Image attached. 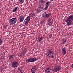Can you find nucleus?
Listing matches in <instances>:
<instances>
[{
  "label": "nucleus",
  "mask_w": 73,
  "mask_h": 73,
  "mask_svg": "<svg viewBox=\"0 0 73 73\" xmlns=\"http://www.w3.org/2000/svg\"><path fill=\"white\" fill-rule=\"evenodd\" d=\"M47 53H48V55L49 57L52 58H54V56H53V54H54V53L53 51L50 50H48L47 51Z\"/></svg>",
  "instance_id": "obj_4"
},
{
  "label": "nucleus",
  "mask_w": 73,
  "mask_h": 73,
  "mask_svg": "<svg viewBox=\"0 0 73 73\" xmlns=\"http://www.w3.org/2000/svg\"><path fill=\"white\" fill-rule=\"evenodd\" d=\"M17 8H18V7H15L14 9H13V12H15L16 11H17Z\"/></svg>",
  "instance_id": "obj_18"
},
{
  "label": "nucleus",
  "mask_w": 73,
  "mask_h": 73,
  "mask_svg": "<svg viewBox=\"0 0 73 73\" xmlns=\"http://www.w3.org/2000/svg\"><path fill=\"white\" fill-rule=\"evenodd\" d=\"M2 40L1 39H0V45H1L2 44Z\"/></svg>",
  "instance_id": "obj_24"
},
{
  "label": "nucleus",
  "mask_w": 73,
  "mask_h": 73,
  "mask_svg": "<svg viewBox=\"0 0 73 73\" xmlns=\"http://www.w3.org/2000/svg\"><path fill=\"white\" fill-rule=\"evenodd\" d=\"M44 21H45V20H44Z\"/></svg>",
  "instance_id": "obj_30"
},
{
  "label": "nucleus",
  "mask_w": 73,
  "mask_h": 73,
  "mask_svg": "<svg viewBox=\"0 0 73 73\" xmlns=\"http://www.w3.org/2000/svg\"><path fill=\"white\" fill-rule=\"evenodd\" d=\"M19 1L21 3H24V0H19Z\"/></svg>",
  "instance_id": "obj_22"
},
{
  "label": "nucleus",
  "mask_w": 73,
  "mask_h": 73,
  "mask_svg": "<svg viewBox=\"0 0 73 73\" xmlns=\"http://www.w3.org/2000/svg\"><path fill=\"white\" fill-rule=\"evenodd\" d=\"M20 71L21 73H23V72H22V71H21V70H20Z\"/></svg>",
  "instance_id": "obj_27"
},
{
  "label": "nucleus",
  "mask_w": 73,
  "mask_h": 73,
  "mask_svg": "<svg viewBox=\"0 0 73 73\" xmlns=\"http://www.w3.org/2000/svg\"><path fill=\"white\" fill-rule=\"evenodd\" d=\"M35 17V13L34 12H32V13H30L29 16H28L26 18V19H25L24 21L25 23V25H27L28 24V22L30 20V19H32L33 17Z\"/></svg>",
  "instance_id": "obj_1"
},
{
  "label": "nucleus",
  "mask_w": 73,
  "mask_h": 73,
  "mask_svg": "<svg viewBox=\"0 0 73 73\" xmlns=\"http://www.w3.org/2000/svg\"><path fill=\"white\" fill-rule=\"evenodd\" d=\"M52 19H49L48 22V25H50V26H51L52 25V24H53V22H52Z\"/></svg>",
  "instance_id": "obj_10"
},
{
  "label": "nucleus",
  "mask_w": 73,
  "mask_h": 73,
  "mask_svg": "<svg viewBox=\"0 0 73 73\" xmlns=\"http://www.w3.org/2000/svg\"><path fill=\"white\" fill-rule=\"evenodd\" d=\"M62 53L63 54H65L66 53V50H65V48H63L62 49Z\"/></svg>",
  "instance_id": "obj_16"
},
{
  "label": "nucleus",
  "mask_w": 73,
  "mask_h": 73,
  "mask_svg": "<svg viewBox=\"0 0 73 73\" xmlns=\"http://www.w3.org/2000/svg\"><path fill=\"white\" fill-rule=\"evenodd\" d=\"M24 16L21 15V16H20L19 18L20 21V22H23V20H24Z\"/></svg>",
  "instance_id": "obj_13"
},
{
  "label": "nucleus",
  "mask_w": 73,
  "mask_h": 73,
  "mask_svg": "<svg viewBox=\"0 0 73 73\" xmlns=\"http://www.w3.org/2000/svg\"><path fill=\"white\" fill-rule=\"evenodd\" d=\"M14 57H15V55H14L12 54L10 55L9 57L10 60H12V59H13Z\"/></svg>",
  "instance_id": "obj_17"
},
{
  "label": "nucleus",
  "mask_w": 73,
  "mask_h": 73,
  "mask_svg": "<svg viewBox=\"0 0 73 73\" xmlns=\"http://www.w3.org/2000/svg\"><path fill=\"white\" fill-rule=\"evenodd\" d=\"M37 60V59L36 58H29L26 60V61L27 62H33Z\"/></svg>",
  "instance_id": "obj_5"
},
{
  "label": "nucleus",
  "mask_w": 73,
  "mask_h": 73,
  "mask_svg": "<svg viewBox=\"0 0 73 73\" xmlns=\"http://www.w3.org/2000/svg\"><path fill=\"white\" fill-rule=\"evenodd\" d=\"M44 7H43V5H39V6L37 10H36L37 13H38L39 12H40L41 11L43 10L44 9Z\"/></svg>",
  "instance_id": "obj_6"
},
{
  "label": "nucleus",
  "mask_w": 73,
  "mask_h": 73,
  "mask_svg": "<svg viewBox=\"0 0 73 73\" xmlns=\"http://www.w3.org/2000/svg\"><path fill=\"white\" fill-rule=\"evenodd\" d=\"M48 7H49L48 6H46V7H45V10H46V9H47L48 8Z\"/></svg>",
  "instance_id": "obj_23"
},
{
  "label": "nucleus",
  "mask_w": 73,
  "mask_h": 73,
  "mask_svg": "<svg viewBox=\"0 0 73 73\" xmlns=\"http://www.w3.org/2000/svg\"><path fill=\"white\" fill-rule=\"evenodd\" d=\"M51 14L50 13L49 14H46L45 15H44V16L45 17H46L47 18H48V17H49L50 16Z\"/></svg>",
  "instance_id": "obj_14"
},
{
  "label": "nucleus",
  "mask_w": 73,
  "mask_h": 73,
  "mask_svg": "<svg viewBox=\"0 0 73 73\" xmlns=\"http://www.w3.org/2000/svg\"><path fill=\"white\" fill-rule=\"evenodd\" d=\"M50 4V2H46V6L49 7V5Z\"/></svg>",
  "instance_id": "obj_19"
},
{
  "label": "nucleus",
  "mask_w": 73,
  "mask_h": 73,
  "mask_svg": "<svg viewBox=\"0 0 73 73\" xmlns=\"http://www.w3.org/2000/svg\"><path fill=\"white\" fill-rule=\"evenodd\" d=\"M52 71V68L50 67L47 68L46 70H45V72L46 73H50V71Z\"/></svg>",
  "instance_id": "obj_11"
},
{
  "label": "nucleus",
  "mask_w": 73,
  "mask_h": 73,
  "mask_svg": "<svg viewBox=\"0 0 73 73\" xmlns=\"http://www.w3.org/2000/svg\"><path fill=\"white\" fill-rule=\"evenodd\" d=\"M51 1H53V0H51Z\"/></svg>",
  "instance_id": "obj_29"
},
{
  "label": "nucleus",
  "mask_w": 73,
  "mask_h": 73,
  "mask_svg": "<svg viewBox=\"0 0 73 73\" xmlns=\"http://www.w3.org/2000/svg\"><path fill=\"white\" fill-rule=\"evenodd\" d=\"M43 15H46V12L43 13Z\"/></svg>",
  "instance_id": "obj_26"
},
{
  "label": "nucleus",
  "mask_w": 73,
  "mask_h": 73,
  "mask_svg": "<svg viewBox=\"0 0 73 73\" xmlns=\"http://www.w3.org/2000/svg\"><path fill=\"white\" fill-rule=\"evenodd\" d=\"M39 2L41 3H44L45 2V1L44 0H39Z\"/></svg>",
  "instance_id": "obj_21"
},
{
  "label": "nucleus",
  "mask_w": 73,
  "mask_h": 73,
  "mask_svg": "<svg viewBox=\"0 0 73 73\" xmlns=\"http://www.w3.org/2000/svg\"><path fill=\"white\" fill-rule=\"evenodd\" d=\"M15 1V0H14Z\"/></svg>",
  "instance_id": "obj_31"
},
{
  "label": "nucleus",
  "mask_w": 73,
  "mask_h": 73,
  "mask_svg": "<svg viewBox=\"0 0 73 73\" xmlns=\"http://www.w3.org/2000/svg\"><path fill=\"white\" fill-rule=\"evenodd\" d=\"M26 53V51L24 50L22 52V53L19 54L18 56L19 57H23V56H25V54Z\"/></svg>",
  "instance_id": "obj_12"
},
{
  "label": "nucleus",
  "mask_w": 73,
  "mask_h": 73,
  "mask_svg": "<svg viewBox=\"0 0 73 73\" xmlns=\"http://www.w3.org/2000/svg\"><path fill=\"white\" fill-rule=\"evenodd\" d=\"M31 72L32 73H36V71H37V69L36 66H34L32 68L31 70Z\"/></svg>",
  "instance_id": "obj_9"
},
{
  "label": "nucleus",
  "mask_w": 73,
  "mask_h": 73,
  "mask_svg": "<svg viewBox=\"0 0 73 73\" xmlns=\"http://www.w3.org/2000/svg\"><path fill=\"white\" fill-rule=\"evenodd\" d=\"M52 34H50L49 35V37L50 38H51V37H52Z\"/></svg>",
  "instance_id": "obj_25"
},
{
  "label": "nucleus",
  "mask_w": 73,
  "mask_h": 73,
  "mask_svg": "<svg viewBox=\"0 0 73 73\" xmlns=\"http://www.w3.org/2000/svg\"><path fill=\"white\" fill-rule=\"evenodd\" d=\"M66 40H65V38H64L62 40V44H65V43H66Z\"/></svg>",
  "instance_id": "obj_15"
},
{
  "label": "nucleus",
  "mask_w": 73,
  "mask_h": 73,
  "mask_svg": "<svg viewBox=\"0 0 73 73\" xmlns=\"http://www.w3.org/2000/svg\"><path fill=\"white\" fill-rule=\"evenodd\" d=\"M73 20V15H71L69 17L67 18V19L66 20V22L68 26L71 25L73 24L72 20Z\"/></svg>",
  "instance_id": "obj_2"
},
{
  "label": "nucleus",
  "mask_w": 73,
  "mask_h": 73,
  "mask_svg": "<svg viewBox=\"0 0 73 73\" xmlns=\"http://www.w3.org/2000/svg\"><path fill=\"white\" fill-rule=\"evenodd\" d=\"M61 67H60V66H57L54 68L53 69V70L54 72H58V71H59Z\"/></svg>",
  "instance_id": "obj_8"
},
{
  "label": "nucleus",
  "mask_w": 73,
  "mask_h": 73,
  "mask_svg": "<svg viewBox=\"0 0 73 73\" xmlns=\"http://www.w3.org/2000/svg\"><path fill=\"white\" fill-rule=\"evenodd\" d=\"M12 66L13 68H16L19 66V64L17 62H13L12 63Z\"/></svg>",
  "instance_id": "obj_7"
},
{
  "label": "nucleus",
  "mask_w": 73,
  "mask_h": 73,
  "mask_svg": "<svg viewBox=\"0 0 73 73\" xmlns=\"http://www.w3.org/2000/svg\"><path fill=\"white\" fill-rule=\"evenodd\" d=\"M16 20H17L16 18H13L9 21V23L11 25H14L16 23Z\"/></svg>",
  "instance_id": "obj_3"
},
{
  "label": "nucleus",
  "mask_w": 73,
  "mask_h": 73,
  "mask_svg": "<svg viewBox=\"0 0 73 73\" xmlns=\"http://www.w3.org/2000/svg\"><path fill=\"white\" fill-rule=\"evenodd\" d=\"M18 70H20V68H18Z\"/></svg>",
  "instance_id": "obj_28"
},
{
  "label": "nucleus",
  "mask_w": 73,
  "mask_h": 73,
  "mask_svg": "<svg viewBox=\"0 0 73 73\" xmlns=\"http://www.w3.org/2000/svg\"><path fill=\"white\" fill-rule=\"evenodd\" d=\"M43 39V38L42 37H40V38H39L38 39V40L39 41V42H40V41H41L42 40V39Z\"/></svg>",
  "instance_id": "obj_20"
}]
</instances>
